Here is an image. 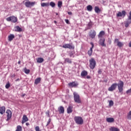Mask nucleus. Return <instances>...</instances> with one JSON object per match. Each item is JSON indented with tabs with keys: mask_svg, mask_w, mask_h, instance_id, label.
<instances>
[{
	"mask_svg": "<svg viewBox=\"0 0 131 131\" xmlns=\"http://www.w3.org/2000/svg\"><path fill=\"white\" fill-rule=\"evenodd\" d=\"M89 63H90L89 67L90 69H92V70H93V69H95L96 67V65L97 64V63L96 62V60H95V58H91L89 60Z\"/></svg>",
	"mask_w": 131,
	"mask_h": 131,
	"instance_id": "nucleus-1",
	"label": "nucleus"
},
{
	"mask_svg": "<svg viewBox=\"0 0 131 131\" xmlns=\"http://www.w3.org/2000/svg\"><path fill=\"white\" fill-rule=\"evenodd\" d=\"M74 100L75 103L78 104H81V99H80V96L76 92H74Z\"/></svg>",
	"mask_w": 131,
	"mask_h": 131,
	"instance_id": "nucleus-2",
	"label": "nucleus"
},
{
	"mask_svg": "<svg viewBox=\"0 0 131 131\" xmlns=\"http://www.w3.org/2000/svg\"><path fill=\"white\" fill-rule=\"evenodd\" d=\"M74 120L77 124H83V119L81 117L76 116L74 117Z\"/></svg>",
	"mask_w": 131,
	"mask_h": 131,
	"instance_id": "nucleus-3",
	"label": "nucleus"
},
{
	"mask_svg": "<svg viewBox=\"0 0 131 131\" xmlns=\"http://www.w3.org/2000/svg\"><path fill=\"white\" fill-rule=\"evenodd\" d=\"M6 20L8 22H10V21H11V22H12V23H16V22H17L18 19L16 17L14 16H12L7 17L6 18Z\"/></svg>",
	"mask_w": 131,
	"mask_h": 131,
	"instance_id": "nucleus-4",
	"label": "nucleus"
},
{
	"mask_svg": "<svg viewBox=\"0 0 131 131\" xmlns=\"http://www.w3.org/2000/svg\"><path fill=\"white\" fill-rule=\"evenodd\" d=\"M63 49H70V50H74V46L72 43L64 44L62 46Z\"/></svg>",
	"mask_w": 131,
	"mask_h": 131,
	"instance_id": "nucleus-5",
	"label": "nucleus"
},
{
	"mask_svg": "<svg viewBox=\"0 0 131 131\" xmlns=\"http://www.w3.org/2000/svg\"><path fill=\"white\" fill-rule=\"evenodd\" d=\"M35 5V2H30V1H28L25 3V5L27 8H31V7H33Z\"/></svg>",
	"mask_w": 131,
	"mask_h": 131,
	"instance_id": "nucleus-6",
	"label": "nucleus"
},
{
	"mask_svg": "<svg viewBox=\"0 0 131 131\" xmlns=\"http://www.w3.org/2000/svg\"><path fill=\"white\" fill-rule=\"evenodd\" d=\"M69 88H77L78 86V82L77 81H73L68 83Z\"/></svg>",
	"mask_w": 131,
	"mask_h": 131,
	"instance_id": "nucleus-7",
	"label": "nucleus"
},
{
	"mask_svg": "<svg viewBox=\"0 0 131 131\" xmlns=\"http://www.w3.org/2000/svg\"><path fill=\"white\" fill-rule=\"evenodd\" d=\"M123 81H120V83L118 84V89L120 93L123 91Z\"/></svg>",
	"mask_w": 131,
	"mask_h": 131,
	"instance_id": "nucleus-8",
	"label": "nucleus"
},
{
	"mask_svg": "<svg viewBox=\"0 0 131 131\" xmlns=\"http://www.w3.org/2000/svg\"><path fill=\"white\" fill-rule=\"evenodd\" d=\"M96 35H97V33L95 30H91L89 32V36L90 37H91V38H92V39L95 38V37H96Z\"/></svg>",
	"mask_w": 131,
	"mask_h": 131,
	"instance_id": "nucleus-9",
	"label": "nucleus"
},
{
	"mask_svg": "<svg viewBox=\"0 0 131 131\" xmlns=\"http://www.w3.org/2000/svg\"><path fill=\"white\" fill-rule=\"evenodd\" d=\"M116 88H117V83H113L112 84L111 86L108 88V91H109V92H113V91H114L116 89Z\"/></svg>",
	"mask_w": 131,
	"mask_h": 131,
	"instance_id": "nucleus-10",
	"label": "nucleus"
},
{
	"mask_svg": "<svg viewBox=\"0 0 131 131\" xmlns=\"http://www.w3.org/2000/svg\"><path fill=\"white\" fill-rule=\"evenodd\" d=\"M6 113L7 114V121H9V120L10 118H12V111H11V110H7L6 111Z\"/></svg>",
	"mask_w": 131,
	"mask_h": 131,
	"instance_id": "nucleus-11",
	"label": "nucleus"
},
{
	"mask_svg": "<svg viewBox=\"0 0 131 131\" xmlns=\"http://www.w3.org/2000/svg\"><path fill=\"white\" fill-rule=\"evenodd\" d=\"M125 15H126V12L125 11L123 10L122 11V12H119L117 14V17H125Z\"/></svg>",
	"mask_w": 131,
	"mask_h": 131,
	"instance_id": "nucleus-12",
	"label": "nucleus"
},
{
	"mask_svg": "<svg viewBox=\"0 0 131 131\" xmlns=\"http://www.w3.org/2000/svg\"><path fill=\"white\" fill-rule=\"evenodd\" d=\"M99 45L101 46V47H106V44H105V38L100 39Z\"/></svg>",
	"mask_w": 131,
	"mask_h": 131,
	"instance_id": "nucleus-13",
	"label": "nucleus"
},
{
	"mask_svg": "<svg viewBox=\"0 0 131 131\" xmlns=\"http://www.w3.org/2000/svg\"><path fill=\"white\" fill-rule=\"evenodd\" d=\"M90 45H91L92 47L90 48V50L88 51V55L90 56H92L93 54V49H94V43L91 42Z\"/></svg>",
	"mask_w": 131,
	"mask_h": 131,
	"instance_id": "nucleus-14",
	"label": "nucleus"
},
{
	"mask_svg": "<svg viewBox=\"0 0 131 131\" xmlns=\"http://www.w3.org/2000/svg\"><path fill=\"white\" fill-rule=\"evenodd\" d=\"M58 112L59 114H64V112H65V109L64 107L62 106H60L58 108Z\"/></svg>",
	"mask_w": 131,
	"mask_h": 131,
	"instance_id": "nucleus-15",
	"label": "nucleus"
},
{
	"mask_svg": "<svg viewBox=\"0 0 131 131\" xmlns=\"http://www.w3.org/2000/svg\"><path fill=\"white\" fill-rule=\"evenodd\" d=\"M115 42H117V46L119 48H121V47H123V43H122V42L119 41V40L118 39H115Z\"/></svg>",
	"mask_w": 131,
	"mask_h": 131,
	"instance_id": "nucleus-16",
	"label": "nucleus"
},
{
	"mask_svg": "<svg viewBox=\"0 0 131 131\" xmlns=\"http://www.w3.org/2000/svg\"><path fill=\"white\" fill-rule=\"evenodd\" d=\"M27 121H28V118L27 117V116L24 115L23 117V120L21 121V123L23 124L24 123L27 122Z\"/></svg>",
	"mask_w": 131,
	"mask_h": 131,
	"instance_id": "nucleus-17",
	"label": "nucleus"
},
{
	"mask_svg": "<svg viewBox=\"0 0 131 131\" xmlns=\"http://www.w3.org/2000/svg\"><path fill=\"white\" fill-rule=\"evenodd\" d=\"M94 11L95 13H97V14H99V13H101V12H102V10L100 9L98 6L95 7Z\"/></svg>",
	"mask_w": 131,
	"mask_h": 131,
	"instance_id": "nucleus-18",
	"label": "nucleus"
},
{
	"mask_svg": "<svg viewBox=\"0 0 131 131\" xmlns=\"http://www.w3.org/2000/svg\"><path fill=\"white\" fill-rule=\"evenodd\" d=\"M6 112V107L5 106H3L0 107V114H4Z\"/></svg>",
	"mask_w": 131,
	"mask_h": 131,
	"instance_id": "nucleus-19",
	"label": "nucleus"
},
{
	"mask_svg": "<svg viewBox=\"0 0 131 131\" xmlns=\"http://www.w3.org/2000/svg\"><path fill=\"white\" fill-rule=\"evenodd\" d=\"M15 38V35L13 34H11L8 36V41H12L13 39Z\"/></svg>",
	"mask_w": 131,
	"mask_h": 131,
	"instance_id": "nucleus-20",
	"label": "nucleus"
},
{
	"mask_svg": "<svg viewBox=\"0 0 131 131\" xmlns=\"http://www.w3.org/2000/svg\"><path fill=\"white\" fill-rule=\"evenodd\" d=\"M73 109V106L70 105L67 108V113L68 114L72 113Z\"/></svg>",
	"mask_w": 131,
	"mask_h": 131,
	"instance_id": "nucleus-21",
	"label": "nucleus"
},
{
	"mask_svg": "<svg viewBox=\"0 0 131 131\" xmlns=\"http://www.w3.org/2000/svg\"><path fill=\"white\" fill-rule=\"evenodd\" d=\"M88 76V72L86 71H83L81 73V76L82 77H85V76Z\"/></svg>",
	"mask_w": 131,
	"mask_h": 131,
	"instance_id": "nucleus-22",
	"label": "nucleus"
},
{
	"mask_svg": "<svg viewBox=\"0 0 131 131\" xmlns=\"http://www.w3.org/2000/svg\"><path fill=\"white\" fill-rule=\"evenodd\" d=\"M106 120L107 122H109L110 123H112V122H114V118H107Z\"/></svg>",
	"mask_w": 131,
	"mask_h": 131,
	"instance_id": "nucleus-23",
	"label": "nucleus"
},
{
	"mask_svg": "<svg viewBox=\"0 0 131 131\" xmlns=\"http://www.w3.org/2000/svg\"><path fill=\"white\" fill-rule=\"evenodd\" d=\"M119 128L115 127H111L110 128V131H120Z\"/></svg>",
	"mask_w": 131,
	"mask_h": 131,
	"instance_id": "nucleus-24",
	"label": "nucleus"
},
{
	"mask_svg": "<svg viewBox=\"0 0 131 131\" xmlns=\"http://www.w3.org/2000/svg\"><path fill=\"white\" fill-rule=\"evenodd\" d=\"M103 35H105V32L104 31H101L99 32L98 35V37H103Z\"/></svg>",
	"mask_w": 131,
	"mask_h": 131,
	"instance_id": "nucleus-25",
	"label": "nucleus"
},
{
	"mask_svg": "<svg viewBox=\"0 0 131 131\" xmlns=\"http://www.w3.org/2000/svg\"><path fill=\"white\" fill-rule=\"evenodd\" d=\"M37 63H42L43 62L44 59L43 58L38 57L36 59Z\"/></svg>",
	"mask_w": 131,
	"mask_h": 131,
	"instance_id": "nucleus-26",
	"label": "nucleus"
},
{
	"mask_svg": "<svg viewBox=\"0 0 131 131\" xmlns=\"http://www.w3.org/2000/svg\"><path fill=\"white\" fill-rule=\"evenodd\" d=\"M41 80V78H37L35 80L34 83L35 84H38L39 82H40V81Z\"/></svg>",
	"mask_w": 131,
	"mask_h": 131,
	"instance_id": "nucleus-27",
	"label": "nucleus"
},
{
	"mask_svg": "<svg viewBox=\"0 0 131 131\" xmlns=\"http://www.w3.org/2000/svg\"><path fill=\"white\" fill-rule=\"evenodd\" d=\"M64 62L66 63H68L69 64H71L72 63V61L69 58H67L64 59Z\"/></svg>",
	"mask_w": 131,
	"mask_h": 131,
	"instance_id": "nucleus-28",
	"label": "nucleus"
},
{
	"mask_svg": "<svg viewBox=\"0 0 131 131\" xmlns=\"http://www.w3.org/2000/svg\"><path fill=\"white\" fill-rule=\"evenodd\" d=\"M50 6V3H41V7H49Z\"/></svg>",
	"mask_w": 131,
	"mask_h": 131,
	"instance_id": "nucleus-29",
	"label": "nucleus"
},
{
	"mask_svg": "<svg viewBox=\"0 0 131 131\" xmlns=\"http://www.w3.org/2000/svg\"><path fill=\"white\" fill-rule=\"evenodd\" d=\"M86 9L89 12H92V11L93 10V6H92L91 5H88L86 7Z\"/></svg>",
	"mask_w": 131,
	"mask_h": 131,
	"instance_id": "nucleus-30",
	"label": "nucleus"
},
{
	"mask_svg": "<svg viewBox=\"0 0 131 131\" xmlns=\"http://www.w3.org/2000/svg\"><path fill=\"white\" fill-rule=\"evenodd\" d=\"M16 30L15 31H17V32H21L22 31V28H20L19 26H17L15 27Z\"/></svg>",
	"mask_w": 131,
	"mask_h": 131,
	"instance_id": "nucleus-31",
	"label": "nucleus"
},
{
	"mask_svg": "<svg viewBox=\"0 0 131 131\" xmlns=\"http://www.w3.org/2000/svg\"><path fill=\"white\" fill-rule=\"evenodd\" d=\"M15 131H22V127L20 125H18Z\"/></svg>",
	"mask_w": 131,
	"mask_h": 131,
	"instance_id": "nucleus-32",
	"label": "nucleus"
},
{
	"mask_svg": "<svg viewBox=\"0 0 131 131\" xmlns=\"http://www.w3.org/2000/svg\"><path fill=\"white\" fill-rule=\"evenodd\" d=\"M50 6H51V7H52V8H55V6H56V4H55V3L51 2L50 3Z\"/></svg>",
	"mask_w": 131,
	"mask_h": 131,
	"instance_id": "nucleus-33",
	"label": "nucleus"
},
{
	"mask_svg": "<svg viewBox=\"0 0 131 131\" xmlns=\"http://www.w3.org/2000/svg\"><path fill=\"white\" fill-rule=\"evenodd\" d=\"M24 71H25V73H26V74H29V73L30 72V70H27V69L26 68H25L24 69Z\"/></svg>",
	"mask_w": 131,
	"mask_h": 131,
	"instance_id": "nucleus-34",
	"label": "nucleus"
},
{
	"mask_svg": "<svg viewBox=\"0 0 131 131\" xmlns=\"http://www.w3.org/2000/svg\"><path fill=\"white\" fill-rule=\"evenodd\" d=\"M127 117L128 119H129V120H131V111L128 113L127 115Z\"/></svg>",
	"mask_w": 131,
	"mask_h": 131,
	"instance_id": "nucleus-35",
	"label": "nucleus"
},
{
	"mask_svg": "<svg viewBox=\"0 0 131 131\" xmlns=\"http://www.w3.org/2000/svg\"><path fill=\"white\" fill-rule=\"evenodd\" d=\"M57 6L59 9H61V7H62V1H59Z\"/></svg>",
	"mask_w": 131,
	"mask_h": 131,
	"instance_id": "nucleus-36",
	"label": "nucleus"
},
{
	"mask_svg": "<svg viewBox=\"0 0 131 131\" xmlns=\"http://www.w3.org/2000/svg\"><path fill=\"white\" fill-rule=\"evenodd\" d=\"M10 86H11V84H10V82H8L6 85H5V88L6 89H9V88H10Z\"/></svg>",
	"mask_w": 131,
	"mask_h": 131,
	"instance_id": "nucleus-37",
	"label": "nucleus"
},
{
	"mask_svg": "<svg viewBox=\"0 0 131 131\" xmlns=\"http://www.w3.org/2000/svg\"><path fill=\"white\" fill-rule=\"evenodd\" d=\"M70 57H73V58H74V53L73 51L70 53Z\"/></svg>",
	"mask_w": 131,
	"mask_h": 131,
	"instance_id": "nucleus-38",
	"label": "nucleus"
},
{
	"mask_svg": "<svg viewBox=\"0 0 131 131\" xmlns=\"http://www.w3.org/2000/svg\"><path fill=\"white\" fill-rule=\"evenodd\" d=\"M114 104V103L113 102V101L111 100L109 101V106H113Z\"/></svg>",
	"mask_w": 131,
	"mask_h": 131,
	"instance_id": "nucleus-39",
	"label": "nucleus"
},
{
	"mask_svg": "<svg viewBox=\"0 0 131 131\" xmlns=\"http://www.w3.org/2000/svg\"><path fill=\"white\" fill-rule=\"evenodd\" d=\"M51 121H52V120L51 119V118H50L49 120H48V121L47 122V124L46 125V126H48L49 125V124H50L51 123Z\"/></svg>",
	"mask_w": 131,
	"mask_h": 131,
	"instance_id": "nucleus-40",
	"label": "nucleus"
},
{
	"mask_svg": "<svg viewBox=\"0 0 131 131\" xmlns=\"http://www.w3.org/2000/svg\"><path fill=\"white\" fill-rule=\"evenodd\" d=\"M35 129L36 131H41L39 129V126H37L35 127Z\"/></svg>",
	"mask_w": 131,
	"mask_h": 131,
	"instance_id": "nucleus-41",
	"label": "nucleus"
},
{
	"mask_svg": "<svg viewBox=\"0 0 131 131\" xmlns=\"http://www.w3.org/2000/svg\"><path fill=\"white\" fill-rule=\"evenodd\" d=\"M126 23L128 24H130L131 23V19H129V18L127 19V20L126 21Z\"/></svg>",
	"mask_w": 131,
	"mask_h": 131,
	"instance_id": "nucleus-42",
	"label": "nucleus"
},
{
	"mask_svg": "<svg viewBox=\"0 0 131 131\" xmlns=\"http://www.w3.org/2000/svg\"><path fill=\"white\" fill-rule=\"evenodd\" d=\"M129 20H131V11L129 12V16H128Z\"/></svg>",
	"mask_w": 131,
	"mask_h": 131,
	"instance_id": "nucleus-43",
	"label": "nucleus"
},
{
	"mask_svg": "<svg viewBox=\"0 0 131 131\" xmlns=\"http://www.w3.org/2000/svg\"><path fill=\"white\" fill-rule=\"evenodd\" d=\"M126 94H130L131 93V88L129 90H128L126 92Z\"/></svg>",
	"mask_w": 131,
	"mask_h": 131,
	"instance_id": "nucleus-44",
	"label": "nucleus"
},
{
	"mask_svg": "<svg viewBox=\"0 0 131 131\" xmlns=\"http://www.w3.org/2000/svg\"><path fill=\"white\" fill-rule=\"evenodd\" d=\"M64 21H65L66 23H67V24H70V22L69 21V20L65 19Z\"/></svg>",
	"mask_w": 131,
	"mask_h": 131,
	"instance_id": "nucleus-45",
	"label": "nucleus"
},
{
	"mask_svg": "<svg viewBox=\"0 0 131 131\" xmlns=\"http://www.w3.org/2000/svg\"><path fill=\"white\" fill-rule=\"evenodd\" d=\"M98 74H102V70L99 69L98 71Z\"/></svg>",
	"mask_w": 131,
	"mask_h": 131,
	"instance_id": "nucleus-46",
	"label": "nucleus"
},
{
	"mask_svg": "<svg viewBox=\"0 0 131 131\" xmlns=\"http://www.w3.org/2000/svg\"><path fill=\"white\" fill-rule=\"evenodd\" d=\"M129 24H127V23L125 22V27H128Z\"/></svg>",
	"mask_w": 131,
	"mask_h": 131,
	"instance_id": "nucleus-47",
	"label": "nucleus"
},
{
	"mask_svg": "<svg viewBox=\"0 0 131 131\" xmlns=\"http://www.w3.org/2000/svg\"><path fill=\"white\" fill-rule=\"evenodd\" d=\"M86 78H87V79H90L91 78V77L90 76H86Z\"/></svg>",
	"mask_w": 131,
	"mask_h": 131,
	"instance_id": "nucleus-48",
	"label": "nucleus"
},
{
	"mask_svg": "<svg viewBox=\"0 0 131 131\" xmlns=\"http://www.w3.org/2000/svg\"><path fill=\"white\" fill-rule=\"evenodd\" d=\"M68 14L69 15H72V12H68Z\"/></svg>",
	"mask_w": 131,
	"mask_h": 131,
	"instance_id": "nucleus-49",
	"label": "nucleus"
},
{
	"mask_svg": "<svg viewBox=\"0 0 131 131\" xmlns=\"http://www.w3.org/2000/svg\"><path fill=\"white\" fill-rule=\"evenodd\" d=\"M128 46L129 47V48H131V41H130L128 43Z\"/></svg>",
	"mask_w": 131,
	"mask_h": 131,
	"instance_id": "nucleus-50",
	"label": "nucleus"
},
{
	"mask_svg": "<svg viewBox=\"0 0 131 131\" xmlns=\"http://www.w3.org/2000/svg\"><path fill=\"white\" fill-rule=\"evenodd\" d=\"M26 125H27V126H28V125H30L29 123H28V122L26 123Z\"/></svg>",
	"mask_w": 131,
	"mask_h": 131,
	"instance_id": "nucleus-51",
	"label": "nucleus"
},
{
	"mask_svg": "<svg viewBox=\"0 0 131 131\" xmlns=\"http://www.w3.org/2000/svg\"><path fill=\"white\" fill-rule=\"evenodd\" d=\"M17 63H18V64H21V61L19 60Z\"/></svg>",
	"mask_w": 131,
	"mask_h": 131,
	"instance_id": "nucleus-52",
	"label": "nucleus"
},
{
	"mask_svg": "<svg viewBox=\"0 0 131 131\" xmlns=\"http://www.w3.org/2000/svg\"><path fill=\"white\" fill-rule=\"evenodd\" d=\"M20 79L18 78L17 79L15 80V81H19Z\"/></svg>",
	"mask_w": 131,
	"mask_h": 131,
	"instance_id": "nucleus-53",
	"label": "nucleus"
},
{
	"mask_svg": "<svg viewBox=\"0 0 131 131\" xmlns=\"http://www.w3.org/2000/svg\"><path fill=\"white\" fill-rule=\"evenodd\" d=\"M54 23L55 24H57V21H56V20H54Z\"/></svg>",
	"mask_w": 131,
	"mask_h": 131,
	"instance_id": "nucleus-54",
	"label": "nucleus"
},
{
	"mask_svg": "<svg viewBox=\"0 0 131 131\" xmlns=\"http://www.w3.org/2000/svg\"><path fill=\"white\" fill-rule=\"evenodd\" d=\"M56 16H58V13H56Z\"/></svg>",
	"mask_w": 131,
	"mask_h": 131,
	"instance_id": "nucleus-55",
	"label": "nucleus"
},
{
	"mask_svg": "<svg viewBox=\"0 0 131 131\" xmlns=\"http://www.w3.org/2000/svg\"><path fill=\"white\" fill-rule=\"evenodd\" d=\"M48 117H50V114H48Z\"/></svg>",
	"mask_w": 131,
	"mask_h": 131,
	"instance_id": "nucleus-56",
	"label": "nucleus"
},
{
	"mask_svg": "<svg viewBox=\"0 0 131 131\" xmlns=\"http://www.w3.org/2000/svg\"><path fill=\"white\" fill-rule=\"evenodd\" d=\"M41 1H45V0H41Z\"/></svg>",
	"mask_w": 131,
	"mask_h": 131,
	"instance_id": "nucleus-57",
	"label": "nucleus"
},
{
	"mask_svg": "<svg viewBox=\"0 0 131 131\" xmlns=\"http://www.w3.org/2000/svg\"><path fill=\"white\" fill-rule=\"evenodd\" d=\"M25 1H29V0H25Z\"/></svg>",
	"mask_w": 131,
	"mask_h": 131,
	"instance_id": "nucleus-58",
	"label": "nucleus"
},
{
	"mask_svg": "<svg viewBox=\"0 0 131 131\" xmlns=\"http://www.w3.org/2000/svg\"><path fill=\"white\" fill-rule=\"evenodd\" d=\"M14 76H15V75H14Z\"/></svg>",
	"mask_w": 131,
	"mask_h": 131,
	"instance_id": "nucleus-59",
	"label": "nucleus"
}]
</instances>
